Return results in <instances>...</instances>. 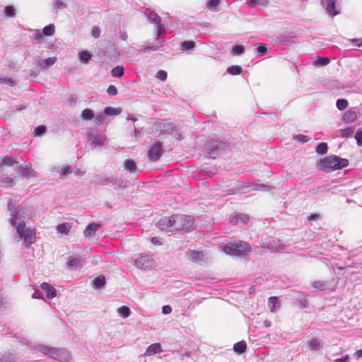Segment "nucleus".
Segmentation results:
<instances>
[{"mask_svg":"<svg viewBox=\"0 0 362 362\" xmlns=\"http://www.w3.org/2000/svg\"><path fill=\"white\" fill-rule=\"evenodd\" d=\"M33 297L34 298H40V292L38 291H35L33 295Z\"/></svg>","mask_w":362,"mask_h":362,"instance_id":"nucleus-58","label":"nucleus"},{"mask_svg":"<svg viewBox=\"0 0 362 362\" xmlns=\"http://www.w3.org/2000/svg\"><path fill=\"white\" fill-rule=\"evenodd\" d=\"M62 354V350L57 348H52L50 349L49 354L48 355L49 357L54 359H59Z\"/></svg>","mask_w":362,"mask_h":362,"instance_id":"nucleus-19","label":"nucleus"},{"mask_svg":"<svg viewBox=\"0 0 362 362\" xmlns=\"http://www.w3.org/2000/svg\"><path fill=\"white\" fill-rule=\"evenodd\" d=\"M242 68L238 65H233L228 68V73L233 75H238L242 72Z\"/></svg>","mask_w":362,"mask_h":362,"instance_id":"nucleus-28","label":"nucleus"},{"mask_svg":"<svg viewBox=\"0 0 362 362\" xmlns=\"http://www.w3.org/2000/svg\"><path fill=\"white\" fill-rule=\"evenodd\" d=\"M350 42H352L354 46L360 47H362V38H354L351 39Z\"/></svg>","mask_w":362,"mask_h":362,"instance_id":"nucleus-45","label":"nucleus"},{"mask_svg":"<svg viewBox=\"0 0 362 362\" xmlns=\"http://www.w3.org/2000/svg\"><path fill=\"white\" fill-rule=\"evenodd\" d=\"M335 289V287H333L331 288L332 291H334Z\"/></svg>","mask_w":362,"mask_h":362,"instance_id":"nucleus-64","label":"nucleus"},{"mask_svg":"<svg viewBox=\"0 0 362 362\" xmlns=\"http://www.w3.org/2000/svg\"><path fill=\"white\" fill-rule=\"evenodd\" d=\"M54 6L58 8H63L64 7V3L61 1H56Z\"/></svg>","mask_w":362,"mask_h":362,"instance_id":"nucleus-53","label":"nucleus"},{"mask_svg":"<svg viewBox=\"0 0 362 362\" xmlns=\"http://www.w3.org/2000/svg\"><path fill=\"white\" fill-rule=\"evenodd\" d=\"M349 165L347 159L340 158L336 156H328L320 160V165L324 168L331 170L341 169Z\"/></svg>","mask_w":362,"mask_h":362,"instance_id":"nucleus-3","label":"nucleus"},{"mask_svg":"<svg viewBox=\"0 0 362 362\" xmlns=\"http://www.w3.org/2000/svg\"><path fill=\"white\" fill-rule=\"evenodd\" d=\"M320 218V215L317 214H311L308 217V220L309 221H315Z\"/></svg>","mask_w":362,"mask_h":362,"instance_id":"nucleus-50","label":"nucleus"},{"mask_svg":"<svg viewBox=\"0 0 362 362\" xmlns=\"http://www.w3.org/2000/svg\"><path fill=\"white\" fill-rule=\"evenodd\" d=\"M100 228L98 223H91L88 224L83 231L84 236L90 238L95 235V232Z\"/></svg>","mask_w":362,"mask_h":362,"instance_id":"nucleus-6","label":"nucleus"},{"mask_svg":"<svg viewBox=\"0 0 362 362\" xmlns=\"http://www.w3.org/2000/svg\"><path fill=\"white\" fill-rule=\"evenodd\" d=\"M219 4V0H210L209 6L211 7H216Z\"/></svg>","mask_w":362,"mask_h":362,"instance_id":"nucleus-54","label":"nucleus"},{"mask_svg":"<svg viewBox=\"0 0 362 362\" xmlns=\"http://www.w3.org/2000/svg\"><path fill=\"white\" fill-rule=\"evenodd\" d=\"M5 13L7 17H13L15 16V9L13 6H7L5 9Z\"/></svg>","mask_w":362,"mask_h":362,"instance_id":"nucleus-38","label":"nucleus"},{"mask_svg":"<svg viewBox=\"0 0 362 362\" xmlns=\"http://www.w3.org/2000/svg\"><path fill=\"white\" fill-rule=\"evenodd\" d=\"M312 287L317 291H326L329 288L328 281L315 280L311 284Z\"/></svg>","mask_w":362,"mask_h":362,"instance_id":"nucleus-7","label":"nucleus"},{"mask_svg":"<svg viewBox=\"0 0 362 362\" xmlns=\"http://www.w3.org/2000/svg\"><path fill=\"white\" fill-rule=\"evenodd\" d=\"M247 344L244 341H238L234 344L233 349L238 354H243L246 351Z\"/></svg>","mask_w":362,"mask_h":362,"instance_id":"nucleus-14","label":"nucleus"},{"mask_svg":"<svg viewBox=\"0 0 362 362\" xmlns=\"http://www.w3.org/2000/svg\"><path fill=\"white\" fill-rule=\"evenodd\" d=\"M348 106V101L346 99H339L337 101V107L340 110H345Z\"/></svg>","mask_w":362,"mask_h":362,"instance_id":"nucleus-30","label":"nucleus"},{"mask_svg":"<svg viewBox=\"0 0 362 362\" xmlns=\"http://www.w3.org/2000/svg\"><path fill=\"white\" fill-rule=\"evenodd\" d=\"M96 141H97L96 139H94V140L93 141V142H94V143H96Z\"/></svg>","mask_w":362,"mask_h":362,"instance_id":"nucleus-63","label":"nucleus"},{"mask_svg":"<svg viewBox=\"0 0 362 362\" xmlns=\"http://www.w3.org/2000/svg\"><path fill=\"white\" fill-rule=\"evenodd\" d=\"M327 1V11L332 16H336L339 13L335 8V4L337 0H326Z\"/></svg>","mask_w":362,"mask_h":362,"instance_id":"nucleus-12","label":"nucleus"},{"mask_svg":"<svg viewBox=\"0 0 362 362\" xmlns=\"http://www.w3.org/2000/svg\"><path fill=\"white\" fill-rule=\"evenodd\" d=\"M93 283L95 287L101 288L105 284V278L103 275L98 276L94 279Z\"/></svg>","mask_w":362,"mask_h":362,"instance_id":"nucleus-26","label":"nucleus"},{"mask_svg":"<svg viewBox=\"0 0 362 362\" xmlns=\"http://www.w3.org/2000/svg\"><path fill=\"white\" fill-rule=\"evenodd\" d=\"M330 60L328 57H318L316 62L317 66H323L329 63Z\"/></svg>","mask_w":362,"mask_h":362,"instance_id":"nucleus-34","label":"nucleus"},{"mask_svg":"<svg viewBox=\"0 0 362 362\" xmlns=\"http://www.w3.org/2000/svg\"><path fill=\"white\" fill-rule=\"evenodd\" d=\"M257 47V51L261 54H267L269 52L268 46L264 43H258L255 45Z\"/></svg>","mask_w":362,"mask_h":362,"instance_id":"nucleus-22","label":"nucleus"},{"mask_svg":"<svg viewBox=\"0 0 362 362\" xmlns=\"http://www.w3.org/2000/svg\"><path fill=\"white\" fill-rule=\"evenodd\" d=\"M124 168L130 172H134L136 169V164L132 160H127L124 163Z\"/></svg>","mask_w":362,"mask_h":362,"instance_id":"nucleus-29","label":"nucleus"},{"mask_svg":"<svg viewBox=\"0 0 362 362\" xmlns=\"http://www.w3.org/2000/svg\"><path fill=\"white\" fill-rule=\"evenodd\" d=\"M354 137L357 141V144L359 146H362V129L361 128H360L357 130Z\"/></svg>","mask_w":362,"mask_h":362,"instance_id":"nucleus-35","label":"nucleus"},{"mask_svg":"<svg viewBox=\"0 0 362 362\" xmlns=\"http://www.w3.org/2000/svg\"><path fill=\"white\" fill-rule=\"evenodd\" d=\"M162 312L163 314H170L172 312V308L170 305H164L162 308Z\"/></svg>","mask_w":362,"mask_h":362,"instance_id":"nucleus-49","label":"nucleus"},{"mask_svg":"<svg viewBox=\"0 0 362 362\" xmlns=\"http://www.w3.org/2000/svg\"><path fill=\"white\" fill-rule=\"evenodd\" d=\"M81 117L84 120H90L94 117L93 112L91 109L86 108L81 112Z\"/></svg>","mask_w":362,"mask_h":362,"instance_id":"nucleus-21","label":"nucleus"},{"mask_svg":"<svg viewBox=\"0 0 362 362\" xmlns=\"http://www.w3.org/2000/svg\"><path fill=\"white\" fill-rule=\"evenodd\" d=\"M135 264L137 267L143 269H147L153 264V261L148 256H140L135 259Z\"/></svg>","mask_w":362,"mask_h":362,"instance_id":"nucleus-5","label":"nucleus"},{"mask_svg":"<svg viewBox=\"0 0 362 362\" xmlns=\"http://www.w3.org/2000/svg\"><path fill=\"white\" fill-rule=\"evenodd\" d=\"M25 108L24 106H21L20 107L18 108V110H23Z\"/></svg>","mask_w":362,"mask_h":362,"instance_id":"nucleus-62","label":"nucleus"},{"mask_svg":"<svg viewBox=\"0 0 362 362\" xmlns=\"http://www.w3.org/2000/svg\"><path fill=\"white\" fill-rule=\"evenodd\" d=\"M236 217H237V216L233 217V218L231 219V221H231V222H234V223H237V222H236Z\"/></svg>","mask_w":362,"mask_h":362,"instance_id":"nucleus-61","label":"nucleus"},{"mask_svg":"<svg viewBox=\"0 0 362 362\" xmlns=\"http://www.w3.org/2000/svg\"><path fill=\"white\" fill-rule=\"evenodd\" d=\"M91 33L95 38H98L100 35V28L98 26H93Z\"/></svg>","mask_w":362,"mask_h":362,"instance_id":"nucleus-43","label":"nucleus"},{"mask_svg":"<svg viewBox=\"0 0 362 362\" xmlns=\"http://www.w3.org/2000/svg\"><path fill=\"white\" fill-rule=\"evenodd\" d=\"M152 242L153 243H158L159 241H158V240L156 239V238H152Z\"/></svg>","mask_w":362,"mask_h":362,"instance_id":"nucleus-60","label":"nucleus"},{"mask_svg":"<svg viewBox=\"0 0 362 362\" xmlns=\"http://www.w3.org/2000/svg\"><path fill=\"white\" fill-rule=\"evenodd\" d=\"M16 163H17V162L12 157L4 156L0 160V167L1 168L4 165L11 166Z\"/></svg>","mask_w":362,"mask_h":362,"instance_id":"nucleus-15","label":"nucleus"},{"mask_svg":"<svg viewBox=\"0 0 362 362\" xmlns=\"http://www.w3.org/2000/svg\"><path fill=\"white\" fill-rule=\"evenodd\" d=\"M340 132H341V136L342 137L347 138V137L352 136V134H354V129L352 127H348L344 129H341L340 131Z\"/></svg>","mask_w":362,"mask_h":362,"instance_id":"nucleus-31","label":"nucleus"},{"mask_svg":"<svg viewBox=\"0 0 362 362\" xmlns=\"http://www.w3.org/2000/svg\"><path fill=\"white\" fill-rule=\"evenodd\" d=\"M95 119L98 122H101L103 119V117L101 115H98L95 117Z\"/></svg>","mask_w":362,"mask_h":362,"instance_id":"nucleus-56","label":"nucleus"},{"mask_svg":"<svg viewBox=\"0 0 362 362\" xmlns=\"http://www.w3.org/2000/svg\"><path fill=\"white\" fill-rule=\"evenodd\" d=\"M245 48L243 45H235L232 50L233 54H241L244 52Z\"/></svg>","mask_w":362,"mask_h":362,"instance_id":"nucleus-37","label":"nucleus"},{"mask_svg":"<svg viewBox=\"0 0 362 362\" xmlns=\"http://www.w3.org/2000/svg\"><path fill=\"white\" fill-rule=\"evenodd\" d=\"M320 346V341L317 339H313L309 344V347L312 351H317Z\"/></svg>","mask_w":362,"mask_h":362,"instance_id":"nucleus-32","label":"nucleus"},{"mask_svg":"<svg viewBox=\"0 0 362 362\" xmlns=\"http://www.w3.org/2000/svg\"><path fill=\"white\" fill-rule=\"evenodd\" d=\"M41 288L44 290L46 293L47 296L49 298H53L56 296V290L55 288L49 283L44 282L41 284Z\"/></svg>","mask_w":362,"mask_h":362,"instance_id":"nucleus-8","label":"nucleus"},{"mask_svg":"<svg viewBox=\"0 0 362 362\" xmlns=\"http://www.w3.org/2000/svg\"><path fill=\"white\" fill-rule=\"evenodd\" d=\"M56 62H57V58L55 57H49L47 59H42L40 62V65L41 66L45 68V67H48V66L53 65Z\"/></svg>","mask_w":362,"mask_h":362,"instance_id":"nucleus-18","label":"nucleus"},{"mask_svg":"<svg viewBox=\"0 0 362 362\" xmlns=\"http://www.w3.org/2000/svg\"><path fill=\"white\" fill-rule=\"evenodd\" d=\"M105 112L107 115L109 114H114V115H116L118 113V111L117 109H114V108H112L110 107H107L105 109Z\"/></svg>","mask_w":362,"mask_h":362,"instance_id":"nucleus-46","label":"nucleus"},{"mask_svg":"<svg viewBox=\"0 0 362 362\" xmlns=\"http://www.w3.org/2000/svg\"><path fill=\"white\" fill-rule=\"evenodd\" d=\"M193 226V218L185 214H174L170 217L163 218L158 222L159 229L163 231H189Z\"/></svg>","mask_w":362,"mask_h":362,"instance_id":"nucleus-1","label":"nucleus"},{"mask_svg":"<svg viewBox=\"0 0 362 362\" xmlns=\"http://www.w3.org/2000/svg\"><path fill=\"white\" fill-rule=\"evenodd\" d=\"M194 47H195V43L193 41H185L181 45V47L183 50L192 49Z\"/></svg>","mask_w":362,"mask_h":362,"instance_id":"nucleus-33","label":"nucleus"},{"mask_svg":"<svg viewBox=\"0 0 362 362\" xmlns=\"http://www.w3.org/2000/svg\"><path fill=\"white\" fill-rule=\"evenodd\" d=\"M13 224H17L16 229L18 233L24 240L23 244L28 247L35 242V231L30 228H25V224L23 222L16 223L17 216H14L11 219Z\"/></svg>","mask_w":362,"mask_h":362,"instance_id":"nucleus-2","label":"nucleus"},{"mask_svg":"<svg viewBox=\"0 0 362 362\" xmlns=\"http://www.w3.org/2000/svg\"><path fill=\"white\" fill-rule=\"evenodd\" d=\"M51 349H52V347H49V346H41L40 348V351L45 355L48 356Z\"/></svg>","mask_w":362,"mask_h":362,"instance_id":"nucleus-48","label":"nucleus"},{"mask_svg":"<svg viewBox=\"0 0 362 362\" xmlns=\"http://www.w3.org/2000/svg\"><path fill=\"white\" fill-rule=\"evenodd\" d=\"M0 186L1 187H8L11 186L13 184V180L10 177H6L1 180Z\"/></svg>","mask_w":362,"mask_h":362,"instance_id":"nucleus-36","label":"nucleus"},{"mask_svg":"<svg viewBox=\"0 0 362 362\" xmlns=\"http://www.w3.org/2000/svg\"><path fill=\"white\" fill-rule=\"evenodd\" d=\"M239 219L241 220L243 223H247L249 220V218L245 215H240L236 217V222H238Z\"/></svg>","mask_w":362,"mask_h":362,"instance_id":"nucleus-47","label":"nucleus"},{"mask_svg":"<svg viewBox=\"0 0 362 362\" xmlns=\"http://www.w3.org/2000/svg\"><path fill=\"white\" fill-rule=\"evenodd\" d=\"M357 112L354 110H349L344 114V121L346 123H352L357 119Z\"/></svg>","mask_w":362,"mask_h":362,"instance_id":"nucleus-9","label":"nucleus"},{"mask_svg":"<svg viewBox=\"0 0 362 362\" xmlns=\"http://www.w3.org/2000/svg\"><path fill=\"white\" fill-rule=\"evenodd\" d=\"M162 351L161 346L159 343L151 344L146 351V355L152 356Z\"/></svg>","mask_w":362,"mask_h":362,"instance_id":"nucleus-11","label":"nucleus"},{"mask_svg":"<svg viewBox=\"0 0 362 362\" xmlns=\"http://www.w3.org/2000/svg\"><path fill=\"white\" fill-rule=\"evenodd\" d=\"M57 171L59 174L64 175L69 173L70 167L69 165H64L62 168H60Z\"/></svg>","mask_w":362,"mask_h":362,"instance_id":"nucleus-44","label":"nucleus"},{"mask_svg":"<svg viewBox=\"0 0 362 362\" xmlns=\"http://www.w3.org/2000/svg\"><path fill=\"white\" fill-rule=\"evenodd\" d=\"M328 146L325 142H322L316 147V152L320 155H324L327 152Z\"/></svg>","mask_w":362,"mask_h":362,"instance_id":"nucleus-24","label":"nucleus"},{"mask_svg":"<svg viewBox=\"0 0 362 362\" xmlns=\"http://www.w3.org/2000/svg\"><path fill=\"white\" fill-rule=\"evenodd\" d=\"M71 226L68 223H63L57 226V230L59 233L67 235L70 230Z\"/></svg>","mask_w":362,"mask_h":362,"instance_id":"nucleus-16","label":"nucleus"},{"mask_svg":"<svg viewBox=\"0 0 362 362\" xmlns=\"http://www.w3.org/2000/svg\"><path fill=\"white\" fill-rule=\"evenodd\" d=\"M80 262H81L80 258H78V257L74 258L69 261L68 265L70 268H72L74 267H77L78 265V264L80 263Z\"/></svg>","mask_w":362,"mask_h":362,"instance_id":"nucleus-41","label":"nucleus"},{"mask_svg":"<svg viewBox=\"0 0 362 362\" xmlns=\"http://www.w3.org/2000/svg\"><path fill=\"white\" fill-rule=\"evenodd\" d=\"M90 58L91 54L88 51H82L79 53V59L82 63H88Z\"/></svg>","mask_w":362,"mask_h":362,"instance_id":"nucleus-23","label":"nucleus"},{"mask_svg":"<svg viewBox=\"0 0 362 362\" xmlns=\"http://www.w3.org/2000/svg\"><path fill=\"white\" fill-rule=\"evenodd\" d=\"M162 152V143L159 141H156L148 150V155L151 160L156 161L160 158Z\"/></svg>","mask_w":362,"mask_h":362,"instance_id":"nucleus-4","label":"nucleus"},{"mask_svg":"<svg viewBox=\"0 0 362 362\" xmlns=\"http://www.w3.org/2000/svg\"><path fill=\"white\" fill-rule=\"evenodd\" d=\"M237 242L228 243L223 246V251L226 254L232 255L236 252Z\"/></svg>","mask_w":362,"mask_h":362,"instance_id":"nucleus-13","label":"nucleus"},{"mask_svg":"<svg viewBox=\"0 0 362 362\" xmlns=\"http://www.w3.org/2000/svg\"><path fill=\"white\" fill-rule=\"evenodd\" d=\"M45 36H52L54 33V26L52 24L45 26L42 30Z\"/></svg>","mask_w":362,"mask_h":362,"instance_id":"nucleus-27","label":"nucleus"},{"mask_svg":"<svg viewBox=\"0 0 362 362\" xmlns=\"http://www.w3.org/2000/svg\"><path fill=\"white\" fill-rule=\"evenodd\" d=\"M349 356L346 355V356H345L343 358H339L334 359V361L335 362H347L348 360H349Z\"/></svg>","mask_w":362,"mask_h":362,"instance_id":"nucleus-52","label":"nucleus"},{"mask_svg":"<svg viewBox=\"0 0 362 362\" xmlns=\"http://www.w3.org/2000/svg\"><path fill=\"white\" fill-rule=\"evenodd\" d=\"M43 35H44L43 33L42 34L40 33H36L34 36V38L37 40H40L42 38Z\"/></svg>","mask_w":362,"mask_h":362,"instance_id":"nucleus-55","label":"nucleus"},{"mask_svg":"<svg viewBox=\"0 0 362 362\" xmlns=\"http://www.w3.org/2000/svg\"><path fill=\"white\" fill-rule=\"evenodd\" d=\"M118 314L124 318H127L130 315V309L126 305H122L117 309Z\"/></svg>","mask_w":362,"mask_h":362,"instance_id":"nucleus-20","label":"nucleus"},{"mask_svg":"<svg viewBox=\"0 0 362 362\" xmlns=\"http://www.w3.org/2000/svg\"><path fill=\"white\" fill-rule=\"evenodd\" d=\"M356 355L358 358L362 357V349H361L358 350V351L356 352Z\"/></svg>","mask_w":362,"mask_h":362,"instance_id":"nucleus-59","label":"nucleus"},{"mask_svg":"<svg viewBox=\"0 0 362 362\" xmlns=\"http://www.w3.org/2000/svg\"><path fill=\"white\" fill-rule=\"evenodd\" d=\"M107 92L110 95L114 96L117 94V89L114 85H110L107 88Z\"/></svg>","mask_w":362,"mask_h":362,"instance_id":"nucleus-42","label":"nucleus"},{"mask_svg":"<svg viewBox=\"0 0 362 362\" xmlns=\"http://www.w3.org/2000/svg\"><path fill=\"white\" fill-rule=\"evenodd\" d=\"M250 2L253 4H261L263 2V0H250Z\"/></svg>","mask_w":362,"mask_h":362,"instance_id":"nucleus-57","label":"nucleus"},{"mask_svg":"<svg viewBox=\"0 0 362 362\" xmlns=\"http://www.w3.org/2000/svg\"><path fill=\"white\" fill-rule=\"evenodd\" d=\"M46 131V127L45 126L40 125L38 126L34 131V134L35 136H40L44 134Z\"/></svg>","mask_w":362,"mask_h":362,"instance_id":"nucleus-39","label":"nucleus"},{"mask_svg":"<svg viewBox=\"0 0 362 362\" xmlns=\"http://www.w3.org/2000/svg\"><path fill=\"white\" fill-rule=\"evenodd\" d=\"M167 72L164 70H159L156 74V78L161 80L165 81L167 78Z\"/></svg>","mask_w":362,"mask_h":362,"instance_id":"nucleus-40","label":"nucleus"},{"mask_svg":"<svg viewBox=\"0 0 362 362\" xmlns=\"http://www.w3.org/2000/svg\"><path fill=\"white\" fill-rule=\"evenodd\" d=\"M236 249L235 254L247 253L250 251V246L247 243L239 240L237 242Z\"/></svg>","mask_w":362,"mask_h":362,"instance_id":"nucleus-10","label":"nucleus"},{"mask_svg":"<svg viewBox=\"0 0 362 362\" xmlns=\"http://www.w3.org/2000/svg\"><path fill=\"white\" fill-rule=\"evenodd\" d=\"M268 305L270 307V310L272 313H274L276 311V305L279 308L280 306L278 298L276 296H272L269 298Z\"/></svg>","mask_w":362,"mask_h":362,"instance_id":"nucleus-17","label":"nucleus"},{"mask_svg":"<svg viewBox=\"0 0 362 362\" xmlns=\"http://www.w3.org/2000/svg\"><path fill=\"white\" fill-rule=\"evenodd\" d=\"M111 74L113 77H121L124 74V68L121 66L114 67Z\"/></svg>","mask_w":362,"mask_h":362,"instance_id":"nucleus-25","label":"nucleus"},{"mask_svg":"<svg viewBox=\"0 0 362 362\" xmlns=\"http://www.w3.org/2000/svg\"><path fill=\"white\" fill-rule=\"evenodd\" d=\"M200 256H203L202 252H193L192 255V257L194 260H196Z\"/></svg>","mask_w":362,"mask_h":362,"instance_id":"nucleus-51","label":"nucleus"}]
</instances>
